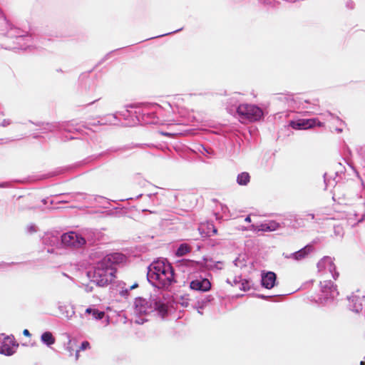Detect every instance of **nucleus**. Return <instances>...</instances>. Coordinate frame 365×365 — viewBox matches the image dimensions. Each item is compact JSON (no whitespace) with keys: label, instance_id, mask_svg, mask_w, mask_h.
<instances>
[{"label":"nucleus","instance_id":"obj_14","mask_svg":"<svg viewBox=\"0 0 365 365\" xmlns=\"http://www.w3.org/2000/svg\"><path fill=\"white\" fill-rule=\"evenodd\" d=\"M277 275L273 272L262 271L261 273V284L263 287L270 289L274 287Z\"/></svg>","mask_w":365,"mask_h":365},{"label":"nucleus","instance_id":"obj_18","mask_svg":"<svg viewBox=\"0 0 365 365\" xmlns=\"http://www.w3.org/2000/svg\"><path fill=\"white\" fill-rule=\"evenodd\" d=\"M198 230L202 237H210L217 234V228L211 222H207L206 225H201Z\"/></svg>","mask_w":365,"mask_h":365},{"label":"nucleus","instance_id":"obj_9","mask_svg":"<svg viewBox=\"0 0 365 365\" xmlns=\"http://www.w3.org/2000/svg\"><path fill=\"white\" fill-rule=\"evenodd\" d=\"M320 297L322 303L329 299H333L339 295L336 286L331 280H324L320 282Z\"/></svg>","mask_w":365,"mask_h":365},{"label":"nucleus","instance_id":"obj_25","mask_svg":"<svg viewBox=\"0 0 365 365\" xmlns=\"http://www.w3.org/2000/svg\"><path fill=\"white\" fill-rule=\"evenodd\" d=\"M252 282L247 279H242L240 281L239 287L242 291H247L251 289Z\"/></svg>","mask_w":365,"mask_h":365},{"label":"nucleus","instance_id":"obj_42","mask_svg":"<svg viewBox=\"0 0 365 365\" xmlns=\"http://www.w3.org/2000/svg\"><path fill=\"white\" fill-rule=\"evenodd\" d=\"M307 216L309 217L312 220L314 219V214L313 213H309L307 214Z\"/></svg>","mask_w":365,"mask_h":365},{"label":"nucleus","instance_id":"obj_45","mask_svg":"<svg viewBox=\"0 0 365 365\" xmlns=\"http://www.w3.org/2000/svg\"><path fill=\"white\" fill-rule=\"evenodd\" d=\"M137 287H138V284H133V285L130 287V289H134V288H135Z\"/></svg>","mask_w":365,"mask_h":365},{"label":"nucleus","instance_id":"obj_30","mask_svg":"<svg viewBox=\"0 0 365 365\" xmlns=\"http://www.w3.org/2000/svg\"><path fill=\"white\" fill-rule=\"evenodd\" d=\"M240 281H241L240 277H234L232 279L227 278L226 280L227 283L230 284L231 286L240 285Z\"/></svg>","mask_w":365,"mask_h":365},{"label":"nucleus","instance_id":"obj_40","mask_svg":"<svg viewBox=\"0 0 365 365\" xmlns=\"http://www.w3.org/2000/svg\"><path fill=\"white\" fill-rule=\"evenodd\" d=\"M245 221L247 222H251V217L250 215L247 216L245 219Z\"/></svg>","mask_w":365,"mask_h":365},{"label":"nucleus","instance_id":"obj_43","mask_svg":"<svg viewBox=\"0 0 365 365\" xmlns=\"http://www.w3.org/2000/svg\"><path fill=\"white\" fill-rule=\"evenodd\" d=\"M180 30H182V29H178V30H176V31H173V32H170V33H168V34H173V33H175V32L180 31ZM165 35H168V34L160 35V36H165Z\"/></svg>","mask_w":365,"mask_h":365},{"label":"nucleus","instance_id":"obj_31","mask_svg":"<svg viewBox=\"0 0 365 365\" xmlns=\"http://www.w3.org/2000/svg\"><path fill=\"white\" fill-rule=\"evenodd\" d=\"M130 113H132L130 110H129L128 109H126L124 111L118 112L116 114L113 115L112 116L113 118H118V115H120L124 119H126L128 118V116L130 115Z\"/></svg>","mask_w":365,"mask_h":365},{"label":"nucleus","instance_id":"obj_22","mask_svg":"<svg viewBox=\"0 0 365 365\" xmlns=\"http://www.w3.org/2000/svg\"><path fill=\"white\" fill-rule=\"evenodd\" d=\"M247 230L255 232H267L266 222H264L259 225H251Z\"/></svg>","mask_w":365,"mask_h":365},{"label":"nucleus","instance_id":"obj_16","mask_svg":"<svg viewBox=\"0 0 365 365\" xmlns=\"http://www.w3.org/2000/svg\"><path fill=\"white\" fill-rule=\"evenodd\" d=\"M313 251L312 245H307L302 249L299 250L297 252L290 254L289 255H287V258H292L294 260L299 261L302 259H304L310 252Z\"/></svg>","mask_w":365,"mask_h":365},{"label":"nucleus","instance_id":"obj_3","mask_svg":"<svg viewBox=\"0 0 365 365\" xmlns=\"http://www.w3.org/2000/svg\"><path fill=\"white\" fill-rule=\"evenodd\" d=\"M154 310L158 311L162 318H164L168 313L167 306L160 300L153 299L150 302H148L141 297L136 298L134 302L135 322L142 324L147 322L148 319L145 317Z\"/></svg>","mask_w":365,"mask_h":365},{"label":"nucleus","instance_id":"obj_38","mask_svg":"<svg viewBox=\"0 0 365 365\" xmlns=\"http://www.w3.org/2000/svg\"><path fill=\"white\" fill-rule=\"evenodd\" d=\"M94 309H93V308H91V307L87 308L86 309V314H92V312H93Z\"/></svg>","mask_w":365,"mask_h":365},{"label":"nucleus","instance_id":"obj_52","mask_svg":"<svg viewBox=\"0 0 365 365\" xmlns=\"http://www.w3.org/2000/svg\"><path fill=\"white\" fill-rule=\"evenodd\" d=\"M73 138H74V137H73V136H70L69 138H67V139H73Z\"/></svg>","mask_w":365,"mask_h":365},{"label":"nucleus","instance_id":"obj_56","mask_svg":"<svg viewBox=\"0 0 365 365\" xmlns=\"http://www.w3.org/2000/svg\"><path fill=\"white\" fill-rule=\"evenodd\" d=\"M261 298L264 299V298H265V297H264V296H263V295H262V296H261Z\"/></svg>","mask_w":365,"mask_h":365},{"label":"nucleus","instance_id":"obj_37","mask_svg":"<svg viewBox=\"0 0 365 365\" xmlns=\"http://www.w3.org/2000/svg\"><path fill=\"white\" fill-rule=\"evenodd\" d=\"M85 290L87 292H91L93 291V287L91 286H90V285H86L85 287Z\"/></svg>","mask_w":365,"mask_h":365},{"label":"nucleus","instance_id":"obj_4","mask_svg":"<svg viewBox=\"0 0 365 365\" xmlns=\"http://www.w3.org/2000/svg\"><path fill=\"white\" fill-rule=\"evenodd\" d=\"M237 113L240 122H256L260 120L264 113L261 108L254 104L242 103L238 106Z\"/></svg>","mask_w":365,"mask_h":365},{"label":"nucleus","instance_id":"obj_12","mask_svg":"<svg viewBox=\"0 0 365 365\" xmlns=\"http://www.w3.org/2000/svg\"><path fill=\"white\" fill-rule=\"evenodd\" d=\"M291 125L294 129H308L315 126L322 127L324 123L318 120V118L302 119L298 121H292Z\"/></svg>","mask_w":365,"mask_h":365},{"label":"nucleus","instance_id":"obj_27","mask_svg":"<svg viewBox=\"0 0 365 365\" xmlns=\"http://www.w3.org/2000/svg\"><path fill=\"white\" fill-rule=\"evenodd\" d=\"M90 343L87 341H84L81 343V346H79L78 349L76 350V359L77 360L79 357V352L81 351H85L86 349H90Z\"/></svg>","mask_w":365,"mask_h":365},{"label":"nucleus","instance_id":"obj_41","mask_svg":"<svg viewBox=\"0 0 365 365\" xmlns=\"http://www.w3.org/2000/svg\"><path fill=\"white\" fill-rule=\"evenodd\" d=\"M327 117H328V118H329L330 119H334V116L331 113H328L327 114Z\"/></svg>","mask_w":365,"mask_h":365},{"label":"nucleus","instance_id":"obj_2","mask_svg":"<svg viewBox=\"0 0 365 365\" xmlns=\"http://www.w3.org/2000/svg\"><path fill=\"white\" fill-rule=\"evenodd\" d=\"M148 281L154 287L168 289L176 282L173 266L166 259L154 261L148 267Z\"/></svg>","mask_w":365,"mask_h":365},{"label":"nucleus","instance_id":"obj_46","mask_svg":"<svg viewBox=\"0 0 365 365\" xmlns=\"http://www.w3.org/2000/svg\"><path fill=\"white\" fill-rule=\"evenodd\" d=\"M343 160H344V162L345 163H347V164L349 165V166L352 170H354V168H353L350 164H349V163L346 161V160L343 159Z\"/></svg>","mask_w":365,"mask_h":365},{"label":"nucleus","instance_id":"obj_33","mask_svg":"<svg viewBox=\"0 0 365 365\" xmlns=\"http://www.w3.org/2000/svg\"><path fill=\"white\" fill-rule=\"evenodd\" d=\"M345 171V166L341 163H338L336 166V174L339 175Z\"/></svg>","mask_w":365,"mask_h":365},{"label":"nucleus","instance_id":"obj_55","mask_svg":"<svg viewBox=\"0 0 365 365\" xmlns=\"http://www.w3.org/2000/svg\"><path fill=\"white\" fill-rule=\"evenodd\" d=\"M128 107H129V108H134V106H129Z\"/></svg>","mask_w":365,"mask_h":365},{"label":"nucleus","instance_id":"obj_10","mask_svg":"<svg viewBox=\"0 0 365 365\" xmlns=\"http://www.w3.org/2000/svg\"><path fill=\"white\" fill-rule=\"evenodd\" d=\"M138 110H135V120L133 119L131 125H135L140 122H143L147 124H155L158 123V118L153 112L148 111V106H146L142 109L136 107Z\"/></svg>","mask_w":365,"mask_h":365},{"label":"nucleus","instance_id":"obj_44","mask_svg":"<svg viewBox=\"0 0 365 365\" xmlns=\"http://www.w3.org/2000/svg\"><path fill=\"white\" fill-rule=\"evenodd\" d=\"M7 265L6 263H0V268H4Z\"/></svg>","mask_w":365,"mask_h":365},{"label":"nucleus","instance_id":"obj_11","mask_svg":"<svg viewBox=\"0 0 365 365\" xmlns=\"http://www.w3.org/2000/svg\"><path fill=\"white\" fill-rule=\"evenodd\" d=\"M17 346L13 336L0 334V354L11 356L15 353Z\"/></svg>","mask_w":365,"mask_h":365},{"label":"nucleus","instance_id":"obj_26","mask_svg":"<svg viewBox=\"0 0 365 365\" xmlns=\"http://www.w3.org/2000/svg\"><path fill=\"white\" fill-rule=\"evenodd\" d=\"M68 194H61L56 196V200L57 202L68 203L73 201V199L67 197Z\"/></svg>","mask_w":365,"mask_h":365},{"label":"nucleus","instance_id":"obj_48","mask_svg":"<svg viewBox=\"0 0 365 365\" xmlns=\"http://www.w3.org/2000/svg\"><path fill=\"white\" fill-rule=\"evenodd\" d=\"M237 262H238V259H236L235 261H234V263L236 266H238V264H237Z\"/></svg>","mask_w":365,"mask_h":365},{"label":"nucleus","instance_id":"obj_17","mask_svg":"<svg viewBox=\"0 0 365 365\" xmlns=\"http://www.w3.org/2000/svg\"><path fill=\"white\" fill-rule=\"evenodd\" d=\"M42 242L45 245L55 247L59 244L60 237L57 233L47 232L43 235Z\"/></svg>","mask_w":365,"mask_h":365},{"label":"nucleus","instance_id":"obj_47","mask_svg":"<svg viewBox=\"0 0 365 365\" xmlns=\"http://www.w3.org/2000/svg\"><path fill=\"white\" fill-rule=\"evenodd\" d=\"M360 365H365V356H364V361H361L360 362Z\"/></svg>","mask_w":365,"mask_h":365},{"label":"nucleus","instance_id":"obj_50","mask_svg":"<svg viewBox=\"0 0 365 365\" xmlns=\"http://www.w3.org/2000/svg\"><path fill=\"white\" fill-rule=\"evenodd\" d=\"M6 186V183L0 184V187H4Z\"/></svg>","mask_w":365,"mask_h":365},{"label":"nucleus","instance_id":"obj_39","mask_svg":"<svg viewBox=\"0 0 365 365\" xmlns=\"http://www.w3.org/2000/svg\"><path fill=\"white\" fill-rule=\"evenodd\" d=\"M23 334L27 336H29L31 335L28 329H24L23 331Z\"/></svg>","mask_w":365,"mask_h":365},{"label":"nucleus","instance_id":"obj_15","mask_svg":"<svg viewBox=\"0 0 365 365\" xmlns=\"http://www.w3.org/2000/svg\"><path fill=\"white\" fill-rule=\"evenodd\" d=\"M349 308L351 311L359 313L363 309V302L364 301V297H360L353 294L349 297Z\"/></svg>","mask_w":365,"mask_h":365},{"label":"nucleus","instance_id":"obj_51","mask_svg":"<svg viewBox=\"0 0 365 365\" xmlns=\"http://www.w3.org/2000/svg\"><path fill=\"white\" fill-rule=\"evenodd\" d=\"M206 299H207V302H210V299H211V297H210V296H209V297H207Z\"/></svg>","mask_w":365,"mask_h":365},{"label":"nucleus","instance_id":"obj_23","mask_svg":"<svg viewBox=\"0 0 365 365\" xmlns=\"http://www.w3.org/2000/svg\"><path fill=\"white\" fill-rule=\"evenodd\" d=\"M67 197L72 198L73 201L76 202H81L86 198V195L81 192L69 193Z\"/></svg>","mask_w":365,"mask_h":365},{"label":"nucleus","instance_id":"obj_53","mask_svg":"<svg viewBox=\"0 0 365 365\" xmlns=\"http://www.w3.org/2000/svg\"><path fill=\"white\" fill-rule=\"evenodd\" d=\"M48 252H53V250H49V249H48Z\"/></svg>","mask_w":365,"mask_h":365},{"label":"nucleus","instance_id":"obj_35","mask_svg":"<svg viewBox=\"0 0 365 365\" xmlns=\"http://www.w3.org/2000/svg\"><path fill=\"white\" fill-rule=\"evenodd\" d=\"M73 314H74V311H71V312H66V314H64V316L68 319H70L72 317V316L73 315Z\"/></svg>","mask_w":365,"mask_h":365},{"label":"nucleus","instance_id":"obj_49","mask_svg":"<svg viewBox=\"0 0 365 365\" xmlns=\"http://www.w3.org/2000/svg\"><path fill=\"white\" fill-rule=\"evenodd\" d=\"M336 130L338 132V133H341L342 131V129L341 128H336Z\"/></svg>","mask_w":365,"mask_h":365},{"label":"nucleus","instance_id":"obj_24","mask_svg":"<svg viewBox=\"0 0 365 365\" xmlns=\"http://www.w3.org/2000/svg\"><path fill=\"white\" fill-rule=\"evenodd\" d=\"M267 232L275 231L279 227V224L274 220L266 221Z\"/></svg>","mask_w":365,"mask_h":365},{"label":"nucleus","instance_id":"obj_20","mask_svg":"<svg viewBox=\"0 0 365 365\" xmlns=\"http://www.w3.org/2000/svg\"><path fill=\"white\" fill-rule=\"evenodd\" d=\"M250 181V175L247 172H242L238 174L237 182L240 185H247Z\"/></svg>","mask_w":365,"mask_h":365},{"label":"nucleus","instance_id":"obj_8","mask_svg":"<svg viewBox=\"0 0 365 365\" xmlns=\"http://www.w3.org/2000/svg\"><path fill=\"white\" fill-rule=\"evenodd\" d=\"M61 244L71 248H80L86 244V240L76 232H68L61 236Z\"/></svg>","mask_w":365,"mask_h":365},{"label":"nucleus","instance_id":"obj_5","mask_svg":"<svg viewBox=\"0 0 365 365\" xmlns=\"http://www.w3.org/2000/svg\"><path fill=\"white\" fill-rule=\"evenodd\" d=\"M42 128L41 129L42 133L49 132H67L68 133H73L75 131L80 132V129L77 128L73 121L66 122H57L52 123H42Z\"/></svg>","mask_w":365,"mask_h":365},{"label":"nucleus","instance_id":"obj_29","mask_svg":"<svg viewBox=\"0 0 365 365\" xmlns=\"http://www.w3.org/2000/svg\"><path fill=\"white\" fill-rule=\"evenodd\" d=\"M91 315L93 319H101L105 317L106 314L104 312L99 311L98 309H95L92 312Z\"/></svg>","mask_w":365,"mask_h":365},{"label":"nucleus","instance_id":"obj_19","mask_svg":"<svg viewBox=\"0 0 365 365\" xmlns=\"http://www.w3.org/2000/svg\"><path fill=\"white\" fill-rule=\"evenodd\" d=\"M41 340L43 344L48 346H50L55 343V338L50 331L43 333L41 336Z\"/></svg>","mask_w":365,"mask_h":365},{"label":"nucleus","instance_id":"obj_54","mask_svg":"<svg viewBox=\"0 0 365 365\" xmlns=\"http://www.w3.org/2000/svg\"><path fill=\"white\" fill-rule=\"evenodd\" d=\"M62 308H63V307H61V306H60V307H59V309H60V311H61V310H62Z\"/></svg>","mask_w":365,"mask_h":365},{"label":"nucleus","instance_id":"obj_28","mask_svg":"<svg viewBox=\"0 0 365 365\" xmlns=\"http://www.w3.org/2000/svg\"><path fill=\"white\" fill-rule=\"evenodd\" d=\"M205 265L207 267H208L210 269H213V268L221 269V267H219L220 262L214 263V262L212 261V259H205Z\"/></svg>","mask_w":365,"mask_h":365},{"label":"nucleus","instance_id":"obj_34","mask_svg":"<svg viewBox=\"0 0 365 365\" xmlns=\"http://www.w3.org/2000/svg\"><path fill=\"white\" fill-rule=\"evenodd\" d=\"M346 7L349 9H352L354 8V1L349 0L346 3Z\"/></svg>","mask_w":365,"mask_h":365},{"label":"nucleus","instance_id":"obj_6","mask_svg":"<svg viewBox=\"0 0 365 365\" xmlns=\"http://www.w3.org/2000/svg\"><path fill=\"white\" fill-rule=\"evenodd\" d=\"M345 218L347 224L354 227L362 222L365 217V203H360L353 207L348 208L345 211Z\"/></svg>","mask_w":365,"mask_h":365},{"label":"nucleus","instance_id":"obj_1","mask_svg":"<svg viewBox=\"0 0 365 365\" xmlns=\"http://www.w3.org/2000/svg\"><path fill=\"white\" fill-rule=\"evenodd\" d=\"M125 261V256L121 253L108 254L96 264L93 271L88 272V276L96 285L106 286L115 277V265L122 264Z\"/></svg>","mask_w":365,"mask_h":365},{"label":"nucleus","instance_id":"obj_7","mask_svg":"<svg viewBox=\"0 0 365 365\" xmlns=\"http://www.w3.org/2000/svg\"><path fill=\"white\" fill-rule=\"evenodd\" d=\"M318 273L322 277H332L334 279L339 277V272L336 271V266L333 259L330 257H324L317 263Z\"/></svg>","mask_w":365,"mask_h":365},{"label":"nucleus","instance_id":"obj_36","mask_svg":"<svg viewBox=\"0 0 365 365\" xmlns=\"http://www.w3.org/2000/svg\"><path fill=\"white\" fill-rule=\"evenodd\" d=\"M11 124V121L9 120H4L1 123V125L3 127L7 126Z\"/></svg>","mask_w":365,"mask_h":365},{"label":"nucleus","instance_id":"obj_13","mask_svg":"<svg viewBox=\"0 0 365 365\" xmlns=\"http://www.w3.org/2000/svg\"><path fill=\"white\" fill-rule=\"evenodd\" d=\"M191 289L198 292H207L211 288V283L208 279L200 277L190 282Z\"/></svg>","mask_w":365,"mask_h":365},{"label":"nucleus","instance_id":"obj_32","mask_svg":"<svg viewBox=\"0 0 365 365\" xmlns=\"http://www.w3.org/2000/svg\"><path fill=\"white\" fill-rule=\"evenodd\" d=\"M37 230H38L37 227L33 223L28 225L26 227V231L29 234H32V233L36 232Z\"/></svg>","mask_w":365,"mask_h":365},{"label":"nucleus","instance_id":"obj_21","mask_svg":"<svg viewBox=\"0 0 365 365\" xmlns=\"http://www.w3.org/2000/svg\"><path fill=\"white\" fill-rule=\"evenodd\" d=\"M190 248L187 244H181L176 250L175 255L182 257L190 252Z\"/></svg>","mask_w":365,"mask_h":365}]
</instances>
